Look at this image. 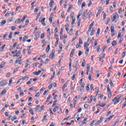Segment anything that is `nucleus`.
<instances>
[{
  "label": "nucleus",
  "mask_w": 126,
  "mask_h": 126,
  "mask_svg": "<svg viewBox=\"0 0 126 126\" xmlns=\"http://www.w3.org/2000/svg\"><path fill=\"white\" fill-rule=\"evenodd\" d=\"M87 119H88L87 118L84 119V120L82 122V124H84V125H86V121H87Z\"/></svg>",
  "instance_id": "obj_44"
},
{
  "label": "nucleus",
  "mask_w": 126,
  "mask_h": 126,
  "mask_svg": "<svg viewBox=\"0 0 126 126\" xmlns=\"http://www.w3.org/2000/svg\"><path fill=\"white\" fill-rule=\"evenodd\" d=\"M40 15H41V12H39L37 14L35 20H37V19H39V17H40Z\"/></svg>",
  "instance_id": "obj_38"
},
{
  "label": "nucleus",
  "mask_w": 126,
  "mask_h": 126,
  "mask_svg": "<svg viewBox=\"0 0 126 126\" xmlns=\"http://www.w3.org/2000/svg\"><path fill=\"white\" fill-rule=\"evenodd\" d=\"M21 55V52L20 51H19V52H18L16 54V55H13V57H19V56H20Z\"/></svg>",
  "instance_id": "obj_21"
},
{
  "label": "nucleus",
  "mask_w": 126,
  "mask_h": 126,
  "mask_svg": "<svg viewBox=\"0 0 126 126\" xmlns=\"http://www.w3.org/2000/svg\"><path fill=\"white\" fill-rule=\"evenodd\" d=\"M71 18L72 19V21L71 23V25H73L74 23H75V18L73 17V16H71Z\"/></svg>",
  "instance_id": "obj_17"
},
{
  "label": "nucleus",
  "mask_w": 126,
  "mask_h": 126,
  "mask_svg": "<svg viewBox=\"0 0 126 126\" xmlns=\"http://www.w3.org/2000/svg\"><path fill=\"white\" fill-rule=\"evenodd\" d=\"M7 36H8V33H6V34H4L3 36V40H5V38H6V37H7Z\"/></svg>",
  "instance_id": "obj_42"
},
{
  "label": "nucleus",
  "mask_w": 126,
  "mask_h": 126,
  "mask_svg": "<svg viewBox=\"0 0 126 126\" xmlns=\"http://www.w3.org/2000/svg\"><path fill=\"white\" fill-rule=\"evenodd\" d=\"M119 122H120L119 120L116 121L115 122V123L114 124V125H113V126H117V125H118V124H119Z\"/></svg>",
  "instance_id": "obj_59"
},
{
  "label": "nucleus",
  "mask_w": 126,
  "mask_h": 126,
  "mask_svg": "<svg viewBox=\"0 0 126 126\" xmlns=\"http://www.w3.org/2000/svg\"><path fill=\"white\" fill-rule=\"evenodd\" d=\"M57 102H58V101L57 100H56L55 101H54L53 102V104L52 105V107H55V106H56V105H57Z\"/></svg>",
  "instance_id": "obj_48"
},
{
  "label": "nucleus",
  "mask_w": 126,
  "mask_h": 126,
  "mask_svg": "<svg viewBox=\"0 0 126 126\" xmlns=\"http://www.w3.org/2000/svg\"><path fill=\"white\" fill-rule=\"evenodd\" d=\"M77 102V101L75 100L73 101L74 108H75V106L76 105Z\"/></svg>",
  "instance_id": "obj_61"
},
{
  "label": "nucleus",
  "mask_w": 126,
  "mask_h": 126,
  "mask_svg": "<svg viewBox=\"0 0 126 126\" xmlns=\"http://www.w3.org/2000/svg\"><path fill=\"white\" fill-rule=\"evenodd\" d=\"M90 89L91 90H93V89H94V85L93 84H92L90 86Z\"/></svg>",
  "instance_id": "obj_54"
},
{
  "label": "nucleus",
  "mask_w": 126,
  "mask_h": 126,
  "mask_svg": "<svg viewBox=\"0 0 126 126\" xmlns=\"http://www.w3.org/2000/svg\"><path fill=\"white\" fill-rule=\"evenodd\" d=\"M110 21H111V18H108L107 19V22L105 23V24H106V25L109 24V23H110Z\"/></svg>",
  "instance_id": "obj_45"
},
{
  "label": "nucleus",
  "mask_w": 126,
  "mask_h": 126,
  "mask_svg": "<svg viewBox=\"0 0 126 126\" xmlns=\"http://www.w3.org/2000/svg\"><path fill=\"white\" fill-rule=\"evenodd\" d=\"M90 45V43H88L87 42H85L84 45V48L85 50H88L89 48H88V46Z\"/></svg>",
  "instance_id": "obj_10"
},
{
  "label": "nucleus",
  "mask_w": 126,
  "mask_h": 126,
  "mask_svg": "<svg viewBox=\"0 0 126 126\" xmlns=\"http://www.w3.org/2000/svg\"><path fill=\"white\" fill-rule=\"evenodd\" d=\"M121 35H122V32H119L117 39H119V38H120V39L119 40V44H122V42H123V40H124V38L122 37Z\"/></svg>",
  "instance_id": "obj_3"
},
{
  "label": "nucleus",
  "mask_w": 126,
  "mask_h": 126,
  "mask_svg": "<svg viewBox=\"0 0 126 126\" xmlns=\"http://www.w3.org/2000/svg\"><path fill=\"white\" fill-rule=\"evenodd\" d=\"M16 119H17V118L16 117H13L11 118V121L12 122H13V121H14L15 120H16Z\"/></svg>",
  "instance_id": "obj_63"
},
{
  "label": "nucleus",
  "mask_w": 126,
  "mask_h": 126,
  "mask_svg": "<svg viewBox=\"0 0 126 126\" xmlns=\"http://www.w3.org/2000/svg\"><path fill=\"white\" fill-rule=\"evenodd\" d=\"M18 44V42H15L13 45V47L12 48H15L16 47L17 44Z\"/></svg>",
  "instance_id": "obj_57"
},
{
  "label": "nucleus",
  "mask_w": 126,
  "mask_h": 126,
  "mask_svg": "<svg viewBox=\"0 0 126 126\" xmlns=\"http://www.w3.org/2000/svg\"><path fill=\"white\" fill-rule=\"evenodd\" d=\"M47 34H49V35H51V31H50V28H48L47 30Z\"/></svg>",
  "instance_id": "obj_58"
},
{
  "label": "nucleus",
  "mask_w": 126,
  "mask_h": 126,
  "mask_svg": "<svg viewBox=\"0 0 126 126\" xmlns=\"http://www.w3.org/2000/svg\"><path fill=\"white\" fill-rule=\"evenodd\" d=\"M75 52V49H73L70 54V58H72L73 57V55H74V52Z\"/></svg>",
  "instance_id": "obj_14"
},
{
  "label": "nucleus",
  "mask_w": 126,
  "mask_h": 126,
  "mask_svg": "<svg viewBox=\"0 0 126 126\" xmlns=\"http://www.w3.org/2000/svg\"><path fill=\"white\" fill-rule=\"evenodd\" d=\"M73 32V30L72 29H70L69 32V35H72V32Z\"/></svg>",
  "instance_id": "obj_52"
},
{
  "label": "nucleus",
  "mask_w": 126,
  "mask_h": 126,
  "mask_svg": "<svg viewBox=\"0 0 126 126\" xmlns=\"http://www.w3.org/2000/svg\"><path fill=\"white\" fill-rule=\"evenodd\" d=\"M113 17L111 18V20L112 22H115V23H117V19H119V14L118 13H114L113 14Z\"/></svg>",
  "instance_id": "obj_2"
},
{
  "label": "nucleus",
  "mask_w": 126,
  "mask_h": 126,
  "mask_svg": "<svg viewBox=\"0 0 126 126\" xmlns=\"http://www.w3.org/2000/svg\"><path fill=\"white\" fill-rule=\"evenodd\" d=\"M110 41H111V38L109 37L106 41L107 44H110Z\"/></svg>",
  "instance_id": "obj_60"
},
{
  "label": "nucleus",
  "mask_w": 126,
  "mask_h": 126,
  "mask_svg": "<svg viewBox=\"0 0 126 126\" xmlns=\"http://www.w3.org/2000/svg\"><path fill=\"white\" fill-rule=\"evenodd\" d=\"M72 80H74L75 79V71L74 72V74L73 75V76H72L71 78Z\"/></svg>",
  "instance_id": "obj_39"
},
{
  "label": "nucleus",
  "mask_w": 126,
  "mask_h": 126,
  "mask_svg": "<svg viewBox=\"0 0 126 126\" xmlns=\"http://www.w3.org/2000/svg\"><path fill=\"white\" fill-rule=\"evenodd\" d=\"M74 67L76 69L75 71H77V69H78V68L79 67V64H78V61H76L75 66Z\"/></svg>",
  "instance_id": "obj_12"
},
{
  "label": "nucleus",
  "mask_w": 126,
  "mask_h": 126,
  "mask_svg": "<svg viewBox=\"0 0 126 126\" xmlns=\"http://www.w3.org/2000/svg\"><path fill=\"white\" fill-rule=\"evenodd\" d=\"M97 45H98V42H97V41L95 40L94 41V46L93 47L94 49H95L96 46H97Z\"/></svg>",
  "instance_id": "obj_33"
},
{
  "label": "nucleus",
  "mask_w": 126,
  "mask_h": 126,
  "mask_svg": "<svg viewBox=\"0 0 126 126\" xmlns=\"http://www.w3.org/2000/svg\"><path fill=\"white\" fill-rule=\"evenodd\" d=\"M45 37V34L44 33H42L41 34V36H40V38H41L42 39H44V38Z\"/></svg>",
  "instance_id": "obj_55"
},
{
  "label": "nucleus",
  "mask_w": 126,
  "mask_h": 126,
  "mask_svg": "<svg viewBox=\"0 0 126 126\" xmlns=\"http://www.w3.org/2000/svg\"><path fill=\"white\" fill-rule=\"evenodd\" d=\"M103 118L101 117L100 118V120L97 121L95 124V126H98V125H100V124H101L102 123V122H103Z\"/></svg>",
  "instance_id": "obj_6"
},
{
  "label": "nucleus",
  "mask_w": 126,
  "mask_h": 126,
  "mask_svg": "<svg viewBox=\"0 0 126 126\" xmlns=\"http://www.w3.org/2000/svg\"><path fill=\"white\" fill-rule=\"evenodd\" d=\"M84 108L85 109H88V104H85L84 105Z\"/></svg>",
  "instance_id": "obj_62"
},
{
  "label": "nucleus",
  "mask_w": 126,
  "mask_h": 126,
  "mask_svg": "<svg viewBox=\"0 0 126 126\" xmlns=\"http://www.w3.org/2000/svg\"><path fill=\"white\" fill-rule=\"evenodd\" d=\"M84 86H85V85H84V84H82L81 85V86L80 89V91L81 92H82V91H83V90L84 89Z\"/></svg>",
  "instance_id": "obj_18"
},
{
  "label": "nucleus",
  "mask_w": 126,
  "mask_h": 126,
  "mask_svg": "<svg viewBox=\"0 0 126 126\" xmlns=\"http://www.w3.org/2000/svg\"><path fill=\"white\" fill-rule=\"evenodd\" d=\"M57 109H59V107L58 106H55L54 107V108L53 110L54 113H56V112H57Z\"/></svg>",
  "instance_id": "obj_37"
},
{
  "label": "nucleus",
  "mask_w": 126,
  "mask_h": 126,
  "mask_svg": "<svg viewBox=\"0 0 126 126\" xmlns=\"http://www.w3.org/2000/svg\"><path fill=\"white\" fill-rule=\"evenodd\" d=\"M6 23V21H5V20L3 21L1 23L0 26H3V25H4Z\"/></svg>",
  "instance_id": "obj_34"
},
{
  "label": "nucleus",
  "mask_w": 126,
  "mask_h": 126,
  "mask_svg": "<svg viewBox=\"0 0 126 126\" xmlns=\"http://www.w3.org/2000/svg\"><path fill=\"white\" fill-rule=\"evenodd\" d=\"M88 14L89 15L88 18H89V19H90V18H91V16H92V12H90V11L88 13Z\"/></svg>",
  "instance_id": "obj_26"
},
{
  "label": "nucleus",
  "mask_w": 126,
  "mask_h": 126,
  "mask_svg": "<svg viewBox=\"0 0 126 126\" xmlns=\"http://www.w3.org/2000/svg\"><path fill=\"white\" fill-rule=\"evenodd\" d=\"M90 98V100L89 101V104H91V103L92 102V101H93V96L91 95Z\"/></svg>",
  "instance_id": "obj_29"
},
{
  "label": "nucleus",
  "mask_w": 126,
  "mask_h": 126,
  "mask_svg": "<svg viewBox=\"0 0 126 126\" xmlns=\"http://www.w3.org/2000/svg\"><path fill=\"white\" fill-rule=\"evenodd\" d=\"M93 26H94V21H93V22L92 23V24H90V25L89 26V28L92 29V27H93Z\"/></svg>",
  "instance_id": "obj_40"
},
{
  "label": "nucleus",
  "mask_w": 126,
  "mask_h": 126,
  "mask_svg": "<svg viewBox=\"0 0 126 126\" xmlns=\"http://www.w3.org/2000/svg\"><path fill=\"white\" fill-rule=\"evenodd\" d=\"M68 85V82H66L64 84V85L62 88V91H63V92H64V91L65 90V88L67 87Z\"/></svg>",
  "instance_id": "obj_7"
},
{
  "label": "nucleus",
  "mask_w": 126,
  "mask_h": 126,
  "mask_svg": "<svg viewBox=\"0 0 126 126\" xmlns=\"http://www.w3.org/2000/svg\"><path fill=\"white\" fill-rule=\"evenodd\" d=\"M79 45H82V44H83V41H82V39H81V37L79 38Z\"/></svg>",
  "instance_id": "obj_24"
},
{
  "label": "nucleus",
  "mask_w": 126,
  "mask_h": 126,
  "mask_svg": "<svg viewBox=\"0 0 126 126\" xmlns=\"http://www.w3.org/2000/svg\"><path fill=\"white\" fill-rule=\"evenodd\" d=\"M4 66H5V63H1L0 64V68H3V67H4Z\"/></svg>",
  "instance_id": "obj_25"
},
{
  "label": "nucleus",
  "mask_w": 126,
  "mask_h": 126,
  "mask_svg": "<svg viewBox=\"0 0 126 126\" xmlns=\"http://www.w3.org/2000/svg\"><path fill=\"white\" fill-rule=\"evenodd\" d=\"M81 3H82V0H78V5H81Z\"/></svg>",
  "instance_id": "obj_53"
},
{
  "label": "nucleus",
  "mask_w": 126,
  "mask_h": 126,
  "mask_svg": "<svg viewBox=\"0 0 126 126\" xmlns=\"http://www.w3.org/2000/svg\"><path fill=\"white\" fill-rule=\"evenodd\" d=\"M88 12V10L86 9L84 11V12L82 14V18L83 19H86V14H87Z\"/></svg>",
  "instance_id": "obj_5"
},
{
  "label": "nucleus",
  "mask_w": 126,
  "mask_h": 126,
  "mask_svg": "<svg viewBox=\"0 0 126 126\" xmlns=\"http://www.w3.org/2000/svg\"><path fill=\"white\" fill-rule=\"evenodd\" d=\"M12 34H13L12 32H11L10 33V34L8 35L9 39H11V38H12Z\"/></svg>",
  "instance_id": "obj_46"
},
{
  "label": "nucleus",
  "mask_w": 126,
  "mask_h": 126,
  "mask_svg": "<svg viewBox=\"0 0 126 126\" xmlns=\"http://www.w3.org/2000/svg\"><path fill=\"white\" fill-rule=\"evenodd\" d=\"M20 21H21V19L18 18L17 20L15 21V23H20Z\"/></svg>",
  "instance_id": "obj_30"
},
{
  "label": "nucleus",
  "mask_w": 126,
  "mask_h": 126,
  "mask_svg": "<svg viewBox=\"0 0 126 126\" xmlns=\"http://www.w3.org/2000/svg\"><path fill=\"white\" fill-rule=\"evenodd\" d=\"M86 88L87 91H90V88H89V85H88L86 87Z\"/></svg>",
  "instance_id": "obj_56"
},
{
  "label": "nucleus",
  "mask_w": 126,
  "mask_h": 126,
  "mask_svg": "<svg viewBox=\"0 0 126 126\" xmlns=\"http://www.w3.org/2000/svg\"><path fill=\"white\" fill-rule=\"evenodd\" d=\"M124 97V95H122V94H119L117 96H116V97H114L113 99H112V101L114 102V105H117V104H118L120 101H121V100H123V97Z\"/></svg>",
  "instance_id": "obj_1"
},
{
  "label": "nucleus",
  "mask_w": 126,
  "mask_h": 126,
  "mask_svg": "<svg viewBox=\"0 0 126 126\" xmlns=\"http://www.w3.org/2000/svg\"><path fill=\"white\" fill-rule=\"evenodd\" d=\"M28 35H26L23 38V43H24L25 42H26V40H27V39H28Z\"/></svg>",
  "instance_id": "obj_19"
},
{
  "label": "nucleus",
  "mask_w": 126,
  "mask_h": 126,
  "mask_svg": "<svg viewBox=\"0 0 126 126\" xmlns=\"http://www.w3.org/2000/svg\"><path fill=\"white\" fill-rule=\"evenodd\" d=\"M34 40H38V38L40 37V34L39 33V32H36L34 34Z\"/></svg>",
  "instance_id": "obj_9"
},
{
  "label": "nucleus",
  "mask_w": 126,
  "mask_h": 126,
  "mask_svg": "<svg viewBox=\"0 0 126 126\" xmlns=\"http://www.w3.org/2000/svg\"><path fill=\"white\" fill-rule=\"evenodd\" d=\"M55 50H52V53L50 55L49 58L50 59H51V60H54V58H55Z\"/></svg>",
  "instance_id": "obj_4"
},
{
  "label": "nucleus",
  "mask_w": 126,
  "mask_h": 126,
  "mask_svg": "<svg viewBox=\"0 0 126 126\" xmlns=\"http://www.w3.org/2000/svg\"><path fill=\"white\" fill-rule=\"evenodd\" d=\"M44 106L42 105L41 108L39 109V110L38 111L39 113H41V112H42V111H43L44 110Z\"/></svg>",
  "instance_id": "obj_36"
},
{
  "label": "nucleus",
  "mask_w": 126,
  "mask_h": 126,
  "mask_svg": "<svg viewBox=\"0 0 126 126\" xmlns=\"http://www.w3.org/2000/svg\"><path fill=\"white\" fill-rule=\"evenodd\" d=\"M21 60H20L19 59H18L16 61V63H19V64H21Z\"/></svg>",
  "instance_id": "obj_22"
},
{
  "label": "nucleus",
  "mask_w": 126,
  "mask_h": 126,
  "mask_svg": "<svg viewBox=\"0 0 126 126\" xmlns=\"http://www.w3.org/2000/svg\"><path fill=\"white\" fill-rule=\"evenodd\" d=\"M46 51L47 53H49V52L50 51V45H48L47 46V47L46 48Z\"/></svg>",
  "instance_id": "obj_35"
},
{
  "label": "nucleus",
  "mask_w": 126,
  "mask_h": 126,
  "mask_svg": "<svg viewBox=\"0 0 126 126\" xmlns=\"http://www.w3.org/2000/svg\"><path fill=\"white\" fill-rule=\"evenodd\" d=\"M125 57H126V51H124L122 53V58L124 59V58H125Z\"/></svg>",
  "instance_id": "obj_51"
},
{
  "label": "nucleus",
  "mask_w": 126,
  "mask_h": 126,
  "mask_svg": "<svg viewBox=\"0 0 126 126\" xmlns=\"http://www.w3.org/2000/svg\"><path fill=\"white\" fill-rule=\"evenodd\" d=\"M51 98H52V95L49 94L45 102L49 103V101H50V99H51Z\"/></svg>",
  "instance_id": "obj_16"
},
{
  "label": "nucleus",
  "mask_w": 126,
  "mask_h": 126,
  "mask_svg": "<svg viewBox=\"0 0 126 126\" xmlns=\"http://www.w3.org/2000/svg\"><path fill=\"white\" fill-rule=\"evenodd\" d=\"M112 46H113V47H116V46H117V41L113 40L112 43Z\"/></svg>",
  "instance_id": "obj_20"
},
{
  "label": "nucleus",
  "mask_w": 126,
  "mask_h": 126,
  "mask_svg": "<svg viewBox=\"0 0 126 126\" xmlns=\"http://www.w3.org/2000/svg\"><path fill=\"white\" fill-rule=\"evenodd\" d=\"M110 29H111V32H113L115 31V27H114V26H111L110 28Z\"/></svg>",
  "instance_id": "obj_41"
},
{
  "label": "nucleus",
  "mask_w": 126,
  "mask_h": 126,
  "mask_svg": "<svg viewBox=\"0 0 126 126\" xmlns=\"http://www.w3.org/2000/svg\"><path fill=\"white\" fill-rule=\"evenodd\" d=\"M72 8V5H70L69 7L67 9V12H69V11H70V10Z\"/></svg>",
  "instance_id": "obj_32"
},
{
  "label": "nucleus",
  "mask_w": 126,
  "mask_h": 126,
  "mask_svg": "<svg viewBox=\"0 0 126 126\" xmlns=\"http://www.w3.org/2000/svg\"><path fill=\"white\" fill-rule=\"evenodd\" d=\"M85 54L87 56H88V55H89V49H86L85 51Z\"/></svg>",
  "instance_id": "obj_43"
},
{
  "label": "nucleus",
  "mask_w": 126,
  "mask_h": 126,
  "mask_svg": "<svg viewBox=\"0 0 126 126\" xmlns=\"http://www.w3.org/2000/svg\"><path fill=\"white\" fill-rule=\"evenodd\" d=\"M42 123H44V122H47V115H45L43 117V119L42 120Z\"/></svg>",
  "instance_id": "obj_23"
},
{
  "label": "nucleus",
  "mask_w": 126,
  "mask_h": 126,
  "mask_svg": "<svg viewBox=\"0 0 126 126\" xmlns=\"http://www.w3.org/2000/svg\"><path fill=\"white\" fill-rule=\"evenodd\" d=\"M30 113H31L32 115H34V112H33V109L31 108L29 110Z\"/></svg>",
  "instance_id": "obj_47"
},
{
  "label": "nucleus",
  "mask_w": 126,
  "mask_h": 126,
  "mask_svg": "<svg viewBox=\"0 0 126 126\" xmlns=\"http://www.w3.org/2000/svg\"><path fill=\"white\" fill-rule=\"evenodd\" d=\"M80 23H81V19H79L77 23V26H80Z\"/></svg>",
  "instance_id": "obj_49"
},
{
  "label": "nucleus",
  "mask_w": 126,
  "mask_h": 126,
  "mask_svg": "<svg viewBox=\"0 0 126 126\" xmlns=\"http://www.w3.org/2000/svg\"><path fill=\"white\" fill-rule=\"evenodd\" d=\"M6 93V90L4 89L0 94V96H2V95H4Z\"/></svg>",
  "instance_id": "obj_15"
},
{
  "label": "nucleus",
  "mask_w": 126,
  "mask_h": 126,
  "mask_svg": "<svg viewBox=\"0 0 126 126\" xmlns=\"http://www.w3.org/2000/svg\"><path fill=\"white\" fill-rule=\"evenodd\" d=\"M35 97H40V93L38 92L35 95Z\"/></svg>",
  "instance_id": "obj_64"
},
{
  "label": "nucleus",
  "mask_w": 126,
  "mask_h": 126,
  "mask_svg": "<svg viewBox=\"0 0 126 126\" xmlns=\"http://www.w3.org/2000/svg\"><path fill=\"white\" fill-rule=\"evenodd\" d=\"M112 91L110 89V87L109 86H107V93L108 94H110V93H112Z\"/></svg>",
  "instance_id": "obj_27"
},
{
  "label": "nucleus",
  "mask_w": 126,
  "mask_h": 126,
  "mask_svg": "<svg viewBox=\"0 0 126 126\" xmlns=\"http://www.w3.org/2000/svg\"><path fill=\"white\" fill-rule=\"evenodd\" d=\"M100 32H101V30H100V29H98L97 31L96 32V36L97 35H99Z\"/></svg>",
  "instance_id": "obj_50"
},
{
  "label": "nucleus",
  "mask_w": 126,
  "mask_h": 126,
  "mask_svg": "<svg viewBox=\"0 0 126 126\" xmlns=\"http://www.w3.org/2000/svg\"><path fill=\"white\" fill-rule=\"evenodd\" d=\"M86 63V62L85 61V60H84L82 63V66L83 67H84V66H85Z\"/></svg>",
  "instance_id": "obj_31"
},
{
  "label": "nucleus",
  "mask_w": 126,
  "mask_h": 126,
  "mask_svg": "<svg viewBox=\"0 0 126 126\" xmlns=\"http://www.w3.org/2000/svg\"><path fill=\"white\" fill-rule=\"evenodd\" d=\"M7 84V82L5 81L0 82V86H5Z\"/></svg>",
  "instance_id": "obj_11"
},
{
  "label": "nucleus",
  "mask_w": 126,
  "mask_h": 126,
  "mask_svg": "<svg viewBox=\"0 0 126 126\" xmlns=\"http://www.w3.org/2000/svg\"><path fill=\"white\" fill-rule=\"evenodd\" d=\"M114 117V115H112L110 117H109L108 118L106 119L105 121H104V123H108L110 122V121L113 119V117Z\"/></svg>",
  "instance_id": "obj_13"
},
{
  "label": "nucleus",
  "mask_w": 126,
  "mask_h": 126,
  "mask_svg": "<svg viewBox=\"0 0 126 126\" xmlns=\"http://www.w3.org/2000/svg\"><path fill=\"white\" fill-rule=\"evenodd\" d=\"M45 20H46V18H44L43 19L41 20H40V19L39 20V22H41L42 24V25H43V26H46V23H45Z\"/></svg>",
  "instance_id": "obj_8"
},
{
  "label": "nucleus",
  "mask_w": 126,
  "mask_h": 126,
  "mask_svg": "<svg viewBox=\"0 0 126 126\" xmlns=\"http://www.w3.org/2000/svg\"><path fill=\"white\" fill-rule=\"evenodd\" d=\"M94 32H95V29L93 28L92 31L91 32V36H93V35H94Z\"/></svg>",
  "instance_id": "obj_28"
}]
</instances>
